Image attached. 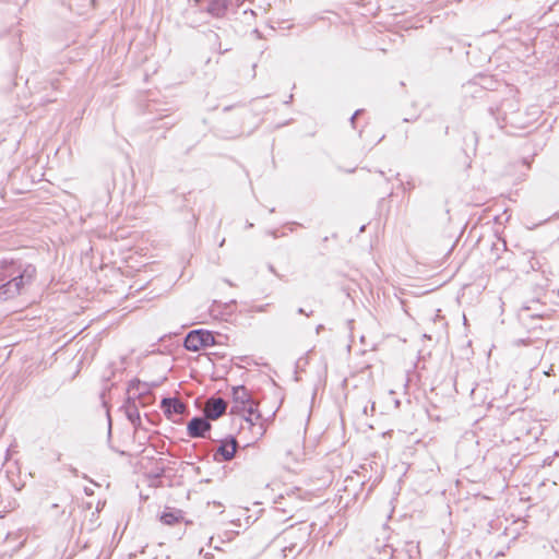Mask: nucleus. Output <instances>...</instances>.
<instances>
[{"label":"nucleus","instance_id":"nucleus-1","mask_svg":"<svg viewBox=\"0 0 559 559\" xmlns=\"http://www.w3.org/2000/svg\"><path fill=\"white\" fill-rule=\"evenodd\" d=\"M36 275L34 265H26L17 275L0 286V301L20 295L23 289L31 285Z\"/></svg>","mask_w":559,"mask_h":559},{"label":"nucleus","instance_id":"nucleus-2","mask_svg":"<svg viewBox=\"0 0 559 559\" xmlns=\"http://www.w3.org/2000/svg\"><path fill=\"white\" fill-rule=\"evenodd\" d=\"M215 336L206 330H193L185 338V347L190 352H199L202 348L213 346Z\"/></svg>","mask_w":559,"mask_h":559},{"label":"nucleus","instance_id":"nucleus-3","mask_svg":"<svg viewBox=\"0 0 559 559\" xmlns=\"http://www.w3.org/2000/svg\"><path fill=\"white\" fill-rule=\"evenodd\" d=\"M249 431V441L259 440L265 433V425L261 416H255L254 419H245V423L240 424V435H245Z\"/></svg>","mask_w":559,"mask_h":559},{"label":"nucleus","instance_id":"nucleus-4","mask_svg":"<svg viewBox=\"0 0 559 559\" xmlns=\"http://www.w3.org/2000/svg\"><path fill=\"white\" fill-rule=\"evenodd\" d=\"M238 448V443L236 438L228 437L225 440L221 441L219 447L214 453V460L216 462H227L234 459L236 451Z\"/></svg>","mask_w":559,"mask_h":559},{"label":"nucleus","instance_id":"nucleus-5","mask_svg":"<svg viewBox=\"0 0 559 559\" xmlns=\"http://www.w3.org/2000/svg\"><path fill=\"white\" fill-rule=\"evenodd\" d=\"M227 408V403L221 397H212L207 400L204 408L206 419L215 420L221 417Z\"/></svg>","mask_w":559,"mask_h":559},{"label":"nucleus","instance_id":"nucleus-6","mask_svg":"<svg viewBox=\"0 0 559 559\" xmlns=\"http://www.w3.org/2000/svg\"><path fill=\"white\" fill-rule=\"evenodd\" d=\"M188 435L191 438H202L211 429V424L206 418L193 417L187 426Z\"/></svg>","mask_w":559,"mask_h":559},{"label":"nucleus","instance_id":"nucleus-7","mask_svg":"<svg viewBox=\"0 0 559 559\" xmlns=\"http://www.w3.org/2000/svg\"><path fill=\"white\" fill-rule=\"evenodd\" d=\"M233 399L236 403L231 408L233 414L240 413V407L246 406L251 401L249 391L242 385L233 388Z\"/></svg>","mask_w":559,"mask_h":559},{"label":"nucleus","instance_id":"nucleus-8","mask_svg":"<svg viewBox=\"0 0 559 559\" xmlns=\"http://www.w3.org/2000/svg\"><path fill=\"white\" fill-rule=\"evenodd\" d=\"M160 407L168 417L182 415L186 411V406L182 402L170 397L163 399Z\"/></svg>","mask_w":559,"mask_h":559},{"label":"nucleus","instance_id":"nucleus-9","mask_svg":"<svg viewBox=\"0 0 559 559\" xmlns=\"http://www.w3.org/2000/svg\"><path fill=\"white\" fill-rule=\"evenodd\" d=\"M229 0H209L206 10L213 16H223L227 10Z\"/></svg>","mask_w":559,"mask_h":559},{"label":"nucleus","instance_id":"nucleus-10","mask_svg":"<svg viewBox=\"0 0 559 559\" xmlns=\"http://www.w3.org/2000/svg\"><path fill=\"white\" fill-rule=\"evenodd\" d=\"M126 416L134 427L141 425V416L134 402H128L126 405Z\"/></svg>","mask_w":559,"mask_h":559},{"label":"nucleus","instance_id":"nucleus-11","mask_svg":"<svg viewBox=\"0 0 559 559\" xmlns=\"http://www.w3.org/2000/svg\"><path fill=\"white\" fill-rule=\"evenodd\" d=\"M240 409L242 416L241 423H245V419H254L255 416H261L258 412V405L252 400L246 406H241Z\"/></svg>","mask_w":559,"mask_h":559},{"label":"nucleus","instance_id":"nucleus-12","mask_svg":"<svg viewBox=\"0 0 559 559\" xmlns=\"http://www.w3.org/2000/svg\"><path fill=\"white\" fill-rule=\"evenodd\" d=\"M181 519H182V512L180 510L165 511L160 516V521L166 525H174L175 523L179 522V520H181Z\"/></svg>","mask_w":559,"mask_h":559},{"label":"nucleus","instance_id":"nucleus-13","mask_svg":"<svg viewBox=\"0 0 559 559\" xmlns=\"http://www.w3.org/2000/svg\"><path fill=\"white\" fill-rule=\"evenodd\" d=\"M302 547L297 544H290L288 546L283 547L282 554L283 559H294L300 551Z\"/></svg>","mask_w":559,"mask_h":559},{"label":"nucleus","instance_id":"nucleus-14","mask_svg":"<svg viewBox=\"0 0 559 559\" xmlns=\"http://www.w3.org/2000/svg\"><path fill=\"white\" fill-rule=\"evenodd\" d=\"M139 385H140V381L139 380H132L129 383V391L139 390Z\"/></svg>","mask_w":559,"mask_h":559},{"label":"nucleus","instance_id":"nucleus-15","mask_svg":"<svg viewBox=\"0 0 559 559\" xmlns=\"http://www.w3.org/2000/svg\"><path fill=\"white\" fill-rule=\"evenodd\" d=\"M360 112H361V110H356V111H355V114L352 116V118H350V122H352V124H354V123H355V119H356V117H357Z\"/></svg>","mask_w":559,"mask_h":559},{"label":"nucleus","instance_id":"nucleus-16","mask_svg":"<svg viewBox=\"0 0 559 559\" xmlns=\"http://www.w3.org/2000/svg\"><path fill=\"white\" fill-rule=\"evenodd\" d=\"M552 372H554V366H550L548 370L544 371V374L549 377L552 374Z\"/></svg>","mask_w":559,"mask_h":559},{"label":"nucleus","instance_id":"nucleus-17","mask_svg":"<svg viewBox=\"0 0 559 559\" xmlns=\"http://www.w3.org/2000/svg\"><path fill=\"white\" fill-rule=\"evenodd\" d=\"M298 313H299V314L309 316V313H308V312H306V310H305L304 308H299V309H298Z\"/></svg>","mask_w":559,"mask_h":559},{"label":"nucleus","instance_id":"nucleus-18","mask_svg":"<svg viewBox=\"0 0 559 559\" xmlns=\"http://www.w3.org/2000/svg\"><path fill=\"white\" fill-rule=\"evenodd\" d=\"M321 329H322V325H318V328H317V334H319V333H320Z\"/></svg>","mask_w":559,"mask_h":559}]
</instances>
